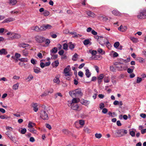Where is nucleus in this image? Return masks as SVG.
<instances>
[{
  "mask_svg": "<svg viewBox=\"0 0 146 146\" xmlns=\"http://www.w3.org/2000/svg\"><path fill=\"white\" fill-rule=\"evenodd\" d=\"M31 106L33 108V110L35 112H37L38 110V106L36 103L32 104Z\"/></svg>",
  "mask_w": 146,
  "mask_h": 146,
  "instance_id": "nucleus-16",
  "label": "nucleus"
},
{
  "mask_svg": "<svg viewBox=\"0 0 146 146\" xmlns=\"http://www.w3.org/2000/svg\"><path fill=\"white\" fill-rule=\"evenodd\" d=\"M119 43L118 42H115L114 44V46L116 48H117L119 45Z\"/></svg>",
  "mask_w": 146,
  "mask_h": 146,
  "instance_id": "nucleus-42",
  "label": "nucleus"
},
{
  "mask_svg": "<svg viewBox=\"0 0 146 146\" xmlns=\"http://www.w3.org/2000/svg\"><path fill=\"white\" fill-rule=\"evenodd\" d=\"M52 27L49 24H44L40 26V31H44L51 29Z\"/></svg>",
  "mask_w": 146,
  "mask_h": 146,
  "instance_id": "nucleus-5",
  "label": "nucleus"
},
{
  "mask_svg": "<svg viewBox=\"0 0 146 146\" xmlns=\"http://www.w3.org/2000/svg\"><path fill=\"white\" fill-rule=\"evenodd\" d=\"M31 29L32 30L35 31L37 32L42 31H40V27L39 28L37 26H33L32 27Z\"/></svg>",
  "mask_w": 146,
  "mask_h": 146,
  "instance_id": "nucleus-15",
  "label": "nucleus"
},
{
  "mask_svg": "<svg viewBox=\"0 0 146 146\" xmlns=\"http://www.w3.org/2000/svg\"><path fill=\"white\" fill-rule=\"evenodd\" d=\"M87 14L89 16L93 17H94L95 16V14L94 13L90 11H88L87 13Z\"/></svg>",
  "mask_w": 146,
  "mask_h": 146,
  "instance_id": "nucleus-32",
  "label": "nucleus"
},
{
  "mask_svg": "<svg viewBox=\"0 0 146 146\" xmlns=\"http://www.w3.org/2000/svg\"><path fill=\"white\" fill-rule=\"evenodd\" d=\"M142 80V78L139 77H138L137 80V83H140Z\"/></svg>",
  "mask_w": 146,
  "mask_h": 146,
  "instance_id": "nucleus-49",
  "label": "nucleus"
},
{
  "mask_svg": "<svg viewBox=\"0 0 146 146\" xmlns=\"http://www.w3.org/2000/svg\"><path fill=\"white\" fill-rule=\"evenodd\" d=\"M127 29V26H125L121 25L118 27V29L120 31L122 32H125Z\"/></svg>",
  "mask_w": 146,
  "mask_h": 146,
  "instance_id": "nucleus-9",
  "label": "nucleus"
},
{
  "mask_svg": "<svg viewBox=\"0 0 146 146\" xmlns=\"http://www.w3.org/2000/svg\"><path fill=\"white\" fill-rule=\"evenodd\" d=\"M64 51L63 50H62L59 51L58 52V53L60 55H62L64 53Z\"/></svg>",
  "mask_w": 146,
  "mask_h": 146,
  "instance_id": "nucleus-60",
  "label": "nucleus"
},
{
  "mask_svg": "<svg viewBox=\"0 0 146 146\" xmlns=\"http://www.w3.org/2000/svg\"><path fill=\"white\" fill-rule=\"evenodd\" d=\"M18 60L21 62H27L28 61V59L27 58H19Z\"/></svg>",
  "mask_w": 146,
  "mask_h": 146,
  "instance_id": "nucleus-34",
  "label": "nucleus"
},
{
  "mask_svg": "<svg viewBox=\"0 0 146 146\" xmlns=\"http://www.w3.org/2000/svg\"><path fill=\"white\" fill-rule=\"evenodd\" d=\"M36 41L38 43H42L45 41V38L43 36H37L35 37Z\"/></svg>",
  "mask_w": 146,
  "mask_h": 146,
  "instance_id": "nucleus-6",
  "label": "nucleus"
},
{
  "mask_svg": "<svg viewBox=\"0 0 146 146\" xmlns=\"http://www.w3.org/2000/svg\"><path fill=\"white\" fill-rule=\"evenodd\" d=\"M79 101V99L74 98L72 99V102L69 103L68 105H69L70 104H77Z\"/></svg>",
  "mask_w": 146,
  "mask_h": 146,
  "instance_id": "nucleus-14",
  "label": "nucleus"
},
{
  "mask_svg": "<svg viewBox=\"0 0 146 146\" xmlns=\"http://www.w3.org/2000/svg\"><path fill=\"white\" fill-rule=\"evenodd\" d=\"M78 56V54L76 53H75L74 54V55L73 56L72 58V60L74 61H76Z\"/></svg>",
  "mask_w": 146,
  "mask_h": 146,
  "instance_id": "nucleus-39",
  "label": "nucleus"
},
{
  "mask_svg": "<svg viewBox=\"0 0 146 146\" xmlns=\"http://www.w3.org/2000/svg\"><path fill=\"white\" fill-rule=\"evenodd\" d=\"M48 94V92H47L46 91L44 92L43 93H42L41 95V96H47Z\"/></svg>",
  "mask_w": 146,
  "mask_h": 146,
  "instance_id": "nucleus-52",
  "label": "nucleus"
},
{
  "mask_svg": "<svg viewBox=\"0 0 146 146\" xmlns=\"http://www.w3.org/2000/svg\"><path fill=\"white\" fill-rule=\"evenodd\" d=\"M40 68L37 67H35L33 68L34 72L35 73L37 74H38L40 72Z\"/></svg>",
  "mask_w": 146,
  "mask_h": 146,
  "instance_id": "nucleus-25",
  "label": "nucleus"
},
{
  "mask_svg": "<svg viewBox=\"0 0 146 146\" xmlns=\"http://www.w3.org/2000/svg\"><path fill=\"white\" fill-rule=\"evenodd\" d=\"M137 17L139 19H146V9L140 11L137 15Z\"/></svg>",
  "mask_w": 146,
  "mask_h": 146,
  "instance_id": "nucleus-3",
  "label": "nucleus"
},
{
  "mask_svg": "<svg viewBox=\"0 0 146 146\" xmlns=\"http://www.w3.org/2000/svg\"><path fill=\"white\" fill-rule=\"evenodd\" d=\"M19 86V83H17V84L14 85L12 87V89L15 90H17Z\"/></svg>",
  "mask_w": 146,
  "mask_h": 146,
  "instance_id": "nucleus-30",
  "label": "nucleus"
},
{
  "mask_svg": "<svg viewBox=\"0 0 146 146\" xmlns=\"http://www.w3.org/2000/svg\"><path fill=\"white\" fill-rule=\"evenodd\" d=\"M50 14L49 12L47 10H45L43 13V14L45 16H48Z\"/></svg>",
  "mask_w": 146,
  "mask_h": 146,
  "instance_id": "nucleus-41",
  "label": "nucleus"
},
{
  "mask_svg": "<svg viewBox=\"0 0 146 146\" xmlns=\"http://www.w3.org/2000/svg\"><path fill=\"white\" fill-rule=\"evenodd\" d=\"M21 37L20 34L15 33H12L11 34V38H19Z\"/></svg>",
  "mask_w": 146,
  "mask_h": 146,
  "instance_id": "nucleus-10",
  "label": "nucleus"
},
{
  "mask_svg": "<svg viewBox=\"0 0 146 146\" xmlns=\"http://www.w3.org/2000/svg\"><path fill=\"white\" fill-rule=\"evenodd\" d=\"M75 34L74 35L73 37L74 38H77L80 37L81 36L79 34L76 35V33H75Z\"/></svg>",
  "mask_w": 146,
  "mask_h": 146,
  "instance_id": "nucleus-62",
  "label": "nucleus"
},
{
  "mask_svg": "<svg viewBox=\"0 0 146 146\" xmlns=\"http://www.w3.org/2000/svg\"><path fill=\"white\" fill-rule=\"evenodd\" d=\"M98 51L100 54H105V52L103 51V50L101 48H99L98 49Z\"/></svg>",
  "mask_w": 146,
  "mask_h": 146,
  "instance_id": "nucleus-44",
  "label": "nucleus"
},
{
  "mask_svg": "<svg viewBox=\"0 0 146 146\" xmlns=\"http://www.w3.org/2000/svg\"><path fill=\"white\" fill-rule=\"evenodd\" d=\"M59 62L58 60H56L53 62L52 64V66L53 67L56 68L59 65Z\"/></svg>",
  "mask_w": 146,
  "mask_h": 146,
  "instance_id": "nucleus-22",
  "label": "nucleus"
},
{
  "mask_svg": "<svg viewBox=\"0 0 146 146\" xmlns=\"http://www.w3.org/2000/svg\"><path fill=\"white\" fill-rule=\"evenodd\" d=\"M9 4L12 5H15L17 3V0H9Z\"/></svg>",
  "mask_w": 146,
  "mask_h": 146,
  "instance_id": "nucleus-21",
  "label": "nucleus"
},
{
  "mask_svg": "<svg viewBox=\"0 0 146 146\" xmlns=\"http://www.w3.org/2000/svg\"><path fill=\"white\" fill-rule=\"evenodd\" d=\"M130 39L134 43H136L138 41V39L137 38L133 37H130Z\"/></svg>",
  "mask_w": 146,
  "mask_h": 146,
  "instance_id": "nucleus-37",
  "label": "nucleus"
},
{
  "mask_svg": "<svg viewBox=\"0 0 146 146\" xmlns=\"http://www.w3.org/2000/svg\"><path fill=\"white\" fill-rule=\"evenodd\" d=\"M69 94L70 96L73 98L79 96H82V95L81 90L80 89L70 91L69 92Z\"/></svg>",
  "mask_w": 146,
  "mask_h": 146,
  "instance_id": "nucleus-1",
  "label": "nucleus"
},
{
  "mask_svg": "<svg viewBox=\"0 0 146 146\" xmlns=\"http://www.w3.org/2000/svg\"><path fill=\"white\" fill-rule=\"evenodd\" d=\"M79 123L78 120L75 122L74 123L75 126L77 129H79L82 128V126H80L79 125Z\"/></svg>",
  "mask_w": 146,
  "mask_h": 146,
  "instance_id": "nucleus-27",
  "label": "nucleus"
},
{
  "mask_svg": "<svg viewBox=\"0 0 146 146\" xmlns=\"http://www.w3.org/2000/svg\"><path fill=\"white\" fill-rule=\"evenodd\" d=\"M78 122L80 125V126H82V127L84 126L85 123V121L83 120H78Z\"/></svg>",
  "mask_w": 146,
  "mask_h": 146,
  "instance_id": "nucleus-29",
  "label": "nucleus"
},
{
  "mask_svg": "<svg viewBox=\"0 0 146 146\" xmlns=\"http://www.w3.org/2000/svg\"><path fill=\"white\" fill-rule=\"evenodd\" d=\"M108 111V109L106 108H104L102 110V112L104 114L106 113Z\"/></svg>",
  "mask_w": 146,
  "mask_h": 146,
  "instance_id": "nucleus-56",
  "label": "nucleus"
},
{
  "mask_svg": "<svg viewBox=\"0 0 146 146\" xmlns=\"http://www.w3.org/2000/svg\"><path fill=\"white\" fill-rule=\"evenodd\" d=\"M57 52V48L56 47H54L51 50L50 52L51 53H56Z\"/></svg>",
  "mask_w": 146,
  "mask_h": 146,
  "instance_id": "nucleus-40",
  "label": "nucleus"
},
{
  "mask_svg": "<svg viewBox=\"0 0 146 146\" xmlns=\"http://www.w3.org/2000/svg\"><path fill=\"white\" fill-rule=\"evenodd\" d=\"M84 131L88 133H90L91 132V130L88 128L86 127H84Z\"/></svg>",
  "mask_w": 146,
  "mask_h": 146,
  "instance_id": "nucleus-38",
  "label": "nucleus"
},
{
  "mask_svg": "<svg viewBox=\"0 0 146 146\" xmlns=\"http://www.w3.org/2000/svg\"><path fill=\"white\" fill-rule=\"evenodd\" d=\"M140 116L141 117L145 118L146 117V115L145 113H142L140 114Z\"/></svg>",
  "mask_w": 146,
  "mask_h": 146,
  "instance_id": "nucleus-63",
  "label": "nucleus"
},
{
  "mask_svg": "<svg viewBox=\"0 0 146 146\" xmlns=\"http://www.w3.org/2000/svg\"><path fill=\"white\" fill-rule=\"evenodd\" d=\"M95 136L96 138L100 139L102 137V135L100 133L98 134L97 133L95 134Z\"/></svg>",
  "mask_w": 146,
  "mask_h": 146,
  "instance_id": "nucleus-46",
  "label": "nucleus"
},
{
  "mask_svg": "<svg viewBox=\"0 0 146 146\" xmlns=\"http://www.w3.org/2000/svg\"><path fill=\"white\" fill-rule=\"evenodd\" d=\"M137 60H138L139 62L141 63H143L145 62V59L141 57L138 58Z\"/></svg>",
  "mask_w": 146,
  "mask_h": 146,
  "instance_id": "nucleus-36",
  "label": "nucleus"
},
{
  "mask_svg": "<svg viewBox=\"0 0 146 146\" xmlns=\"http://www.w3.org/2000/svg\"><path fill=\"white\" fill-rule=\"evenodd\" d=\"M110 78L108 77H105V78L104 82L105 83H108L110 81Z\"/></svg>",
  "mask_w": 146,
  "mask_h": 146,
  "instance_id": "nucleus-48",
  "label": "nucleus"
},
{
  "mask_svg": "<svg viewBox=\"0 0 146 146\" xmlns=\"http://www.w3.org/2000/svg\"><path fill=\"white\" fill-rule=\"evenodd\" d=\"M35 125V124L34 123L31 122H29L28 124V126L29 128H33Z\"/></svg>",
  "mask_w": 146,
  "mask_h": 146,
  "instance_id": "nucleus-33",
  "label": "nucleus"
},
{
  "mask_svg": "<svg viewBox=\"0 0 146 146\" xmlns=\"http://www.w3.org/2000/svg\"><path fill=\"white\" fill-rule=\"evenodd\" d=\"M91 73L90 72L89 69H87L86 70L85 75H86L87 77L88 78L90 77L91 75Z\"/></svg>",
  "mask_w": 146,
  "mask_h": 146,
  "instance_id": "nucleus-26",
  "label": "nucleus"
},
{
  "mask_svg": "<svg viewBox=\"0 0 146 146\" xmlns=\"http://www.w3.org/2000/svg\"><path fill=\"white\" fill-rule=\"evenodd\" d=\"M14 20V19L11 18H9L7 19L4 21V22H9Z\"/></svg>",
  "mask_w": 146,
  "mask_h": 146,
  "instance_id": "nucleus-31",
  "label": "nucleus"
},
{
  "mask_svg": "<svg viewBox=\"0 0 146 146\" xmlns=\"http://www.w3.org/2000/svg\"><path fill=\"white\" fill-rule=\"evenodd\" d=\"M40 67L42 68H43L45 66H46L45 64L42 62H40Z\"/></svg>",
  "mask_w": 146,
  "mask_h": 146,
  "instance_id": "nucleus-59",
  "label": "nucleus"
},
{
  "mask_svg": "<svg viewBox=\"0 0 146 146\" xmlns=\"http://www.w3.org/2000/svg\"><path fill=\"white\" fill-rule=\"evenodd\" d=\"M60 78V74L56 75L53 79V82L57 85H59L60 83V81L59 79Z\"/></svg>",
  "mask_w": 146,
  "mask_h": 146,
  "instance_id": "nucleus-7",
  "label": "nucleus"
},
{
  "mask_svg": "<svg viewBox=\"0 0 146 146\" xmlns=\"http://www.w3.org/2000/svg\"><path fill=\"white\" fill-rule=\"evenodd\" d=\"M22 53L24 56L25 57L27 56L28 54V52L26 49L23 50Z\"/></svg>",
  "mask_w": 146,
  "mask_h": 146,
  "instance_id": "nucleus-28",
  "label": "nucleus"
},
{
  "mask_svg": "<svg viewBox=\"0 0 146 146\" xmlns=\"http://www.w3.org/2000/svg\"><path fill=\"white\" fill-rule=\"evenodd\" d=\"M62 132L65 134H68V131L66 129H64L62 130Z\"/></svg>",
  "mask_w": 146,
  "mask_h": 146,
  "instance_id": "nucleus-58",
  "label": "nucleus"
},
{
  "mask_svg": "<svg viewBox=\"0 0 146 146\" xmlns=\"http://www.w3.org/2000/svg\"><path fill=\"white\" fill-rule=\"evenodd\" d=\"M26 131L27 130L26 129L24 128L21 130V133L22 134H24L26 132Z\"/></svg>",
  "mask_w": 146,
  "mask_h": 146,
  "instance_id": "nucleus-55",
  "label": "nucleus"
},
{
  "mask_svg": "<svg viewBox=\"0 0 146 146\" xmlns=\"http://www.w3.org/2000/svg\"><path fill=\"white\" fill-rule=\"evenodd\" d=\"M130 134L131 136L133 137L135 136V132L133 131H129Z\"/></svg>",
  "mask_w": 146,
  "mask_h": 146,
  "instance_id": "nucleus-50",
  "label": "nucleus"
},
{
  "mask_svg": "<svg viewBox=\"0 0 146 146\" xmlns=\"http://www.w3.org/2000/svg\"><path fill=\"white\" fill-rule=\"evenodd\" d=\"M78 74L79 76L80 77H82L83 76V73L82 72L79 71L78 72Z\"/></svg>",
  "mask_w": 146,
  "mask_h": 146,
  "instance_id": "nucleus-57",
  "label": "nucleus"
},
{
  "mask_svg": "<svg viewBox=\"0 0 146 146\" xmlns=\"http://www.w3.org/2000/svg\"><path fill=\"white\" fill-rule=\"evenodd\" d=\"M44 42L45 43V44L43 45V46L44 47L48 46L50 43V41L49 39L46 38L45 41Z\"/></svg>",
  "mask_w": 146,
  "mask_h": 146,
  "instance_id": "nucleus-23",
  "label": "nucleus"
},
{
  "mask_svg": "<svg viewBox=\"0 0 146 146\" xmlns=\"http://www.w3.org/2000/svg\"><path fill=\"white\" fill-rule=\"evenodd\" d=\"M70 68V65H68L67 66V67L65 68L64 70V72L65 75L66 76H70V74L69 73Z\"/></svg>",
  "mask_w": 146,
  "mask_h": 146,
  "instance_id": "nucleus-11",
  "label": "nucleus"
},
{
  "mask_svg": "<svg viewBox=\"0 0 146 146\" xmlns=\"http://www.w3.org/2000/svg\"><path fill=\"white\" fill-rule=\"evenodd\" d=\"M89 52L90 53H91L93 55H95L97 54V52L96 50H89Z\"/></svg>",
  "mask_w": 146,
  "mask_h": 146,
  "instance_id": "nucleus-45",
  "label": "nucleus"
},
{
  "mask_svg": "<svg viewBox=\"0 0 146 146\" xmlns=\"http://www.w3.org/2000/svg\"><path fill=\"white\" fill-rule=\"evenodd\" d=\"M28 44H25L24 43H19L18 44V46L20 47L25 48L27 47L28 46Z\"/></svg>",
  "mask_w": 146,
  "mask_h": 146,
  "instance_id": "nucleus-24",
  "label": "nucleus"
},
{
  "mask_svg": "<svg viewBox=\"0 0 146 146\" xmlns=\"http://www.w3.org/2000/svg\"><path fill=\"white\" fill-rule=\"evenodd\" d=\"M69 105L71 106V109L73 110H77L79 108V106L77 104H70Z\"/></svg>",
  "mask_w": 146,
  "mask_h": 146,
  "instance_id": "nucleus-13",
  "label": "nucleus"
},
{
  "mask_svg": "<svg viewBox=\"0 0 146 146\" xmlns=\"http://www.w3.org/2000/svg\"><path fill=\"white\" fill-rule=\"evenodd\" d=\"M127 130L121 129L117 130L115 133L117 134V137H122L127 133Z\"/></svg>",
  "mask_w": 146,
  "mask_h": 146,
  "instance_id": "nucleus-2",
  "label": "nucleus"
},
{
  "mask_svg": "<svg viewBox=\"0 0 146 146\" xmlns=\"http://www.w3.org/2000/svg\"><path fill=\"white\" fill-rule=\"evenodd\" d=\"M112 12L113 14L117 16H119L121 15V13L117 10H113Z\"/></svg>",
  "mask_w": 146,
  "mask_h": 146,
  "instance_id": "nucleus-18",
  "label": "nucleus"
},
{
  "mask_svg": "<svg viewBox=\"0 0 146 146\" xmlns=\"http://www.w3.org/2000/svg\"><path fill=\"white\" fill-rule=\"evenodd\" d=\"M15 56L17 58H20L21 56V55L18 53H16L15 54Z\"/></svg>",
  "mask_w": 146,
  "mask_h": 146,
  "instance_id": "nucleus-53",
  "label": "nucleus"
},
{
  "mask_svg": "<svg viewBox=\"0 0 146 146\" xmlns=\"http://www.w3.org/2000/svg\"><path fill=\"white\" fill-rule=\"evenodd\" d=\"M116 68L119 70H125L127 69V67L125 66L119 65L116 66Z\"/></svg>",
  "mask_w": 146,
  "mask_h": 146,
  "instance_id": "nucleus-12",
  "label": "nucleus"
},
{
  "mask_svg": "<svg viewBox=\"0 0 146 146\" xmlns=\"http://www.w3.org/2000/svg\"><path fill=\"white\" fill-rule=\"evenodd\" d=\"M63 48L65 50H67L68 45L66 43H64L63 45Z\"/></svg>",
  "mask_w": 146,
  "mask_h": 146,
  "instance_id": "nucleus-47",
  "label": "nucleus"
},
{
  "mask_svg": "<svg viewBox=\"0 0 146 146\" xmlns=\"http://www.w3.org/2000/svg\"><path fill=\"white\" fill-rule=\"evenodd\" d=\"M104 107V104L103 103H101L100 104V109H102Z\"/></svg>",
  "mask_w": 146,
  "mask_h": 146,
  "instance_id": "nucleus-61",
  "label": "nucleus"
},
{
  "mask_svg": "<svg viewBox=\"0 0 146 146\" xmlns=\"http://www.w3.org/2000/svg\"><path fill=\"white\" fill-rule=\"evenodd\" d=\"M46 127L49 130L51 129L52 128L51 126L48 124H46Z\"/></svg>",
  "mask_w": 146,
  "mask_h": 146,
  "instance_id": "nucleus-64",
  "label": "nucleus"
},
{
  "mask_svg": "<svg viewBox=\"0 0 146 146\" xmlns=\"http://www.w3.org/2000/svg\"><path fill=\"white\" fill-rule=\"evenodd\" d=\"M104 78L103 75L102 74H101L99 76L98 78V83L100 84L102 81V79Z\"/></svg>",
  "mask_w": 146,
  "mask_h": 146,
  "instance_id": "nucleus-19",
  "label": "nucleus"
},
{
  "mask_svg": "<svg viewBox=\"0 0 146 146\" xmlns=\"http://www.w3.org/2000/svg\"><path fill=\"white\" fill-rule=\"evenodd\" d=\"M69 47L70 49L72 50L74 47V45L72 44V42H70L68 44Z\"/></svg>",
  "mask_w": 146,
  "mask_h": 146,
  "instance_id": "nucleus-35",
  "label": "nucleus"
},
{
  "mask_svg": "<svg viewBox=\"0 0 146 146\" xmlns=\"http://www.w3.org/2000/svg\"><path fill=\"white\" fill-rule=\"evenodd\" d=\"M28 130L31 132H32L33 133H36V130L33 128H29Z\"/></svg>",
  "mask_w": 146,
  "mask_h": 146,
  "instance_id": "nucleus-43",
  "label": "nucleus"
},
{
  "mask_svg": "<svg viewBox=\"0 0 146 146\" xmlns=\"http://www.w3.org/2000/svg\"><path fill=\"white\" fill-rule=\"evenodd\" d=\"M33 78V76L31 75L29 76L28 77L27 79L28 80V81L29 82L32 80Z\"/></svg>",
  "mask_w": 146,
  "mask_h": 146,
  "instance_id": "nucleus-51",
  "label": "nucleus"
},
{
  "mask_svg": "<svg viewBox=\"0 0 146 146\" xmlns=\"http://www.w3.org/2000/svg\"><path fill=\"white\" fill-rule=\"evenodd\" d=\"M83 43L84 45H86L88 44L91 45V42L90 41V40L89 39H86L84 40L83 41Z\"/></svg>",
  "mask_w": 146,
  "mask_h": 146,
  "instance_id": "nucleus-20",
  "label": "nucleus"
},
{
  "mask_svg": "<svg viewBox=\"0 0 146 146\" xmlns=\"http://www.w3.org/2000/svg\"><path fill=\"white\" fill-rule=\"evenodd\" d=\"M40 117L42 119L44 120H47L49 119V117L47 112L44 110L41 111Z\"/></svg>",
  "mask_w": 146,
  "mask_h": 146,
  "instance_id": "nucleus-4",
  "label": "nucleus"
},
{
  "mask_svg": "<svg viewBox=\"0 0 146 146\" xmlns=\"http://www.w3.org/2000/svg\"><path fill=\"white\" fill-rule=\"evenodd\" d=\"M7 53V51L6 49L3 48L1 49H0V55H6Z\"/></svg>",
  "mask_w": 146,
  "mask_h": 146,
  "instance_id": "nucleus-17",
  "label": "nucleus"
},
{
  "mask_svg": "<svg viewBox=\"0 0 146 146\" xmlns=\"http://www.w3.org/2000/svg\"><path fill=\"white\" fill-rule=\"evenodd\" d=\"M81 103L86 106H88L90 104V102L89 101L82 99L81 100Z\"/></svg>",
  "mask_w": 146,
  "mask_h": 146,
  "instance_id": "nucleus-8",
  "label": "nucleus"
},
{
  "mask_svg": "<svg viewBox=\"0 0 146 146\" xmlns=\"http://www.w3.org/2000/svg\"><path fill=\"white\" fill-rule=\"evenodd\" d=\"M133 72V69H131L130 68H129L127 69V72L129 74Z\"/></svg>",
  "mask_w": 146,
  "mask_h": 146,
  "instance_id": "nucleus-54",
  "label": "nucleus"
}]
</instances>
